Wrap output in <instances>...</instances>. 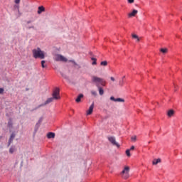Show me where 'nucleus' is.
<instances>
[{"label": "nucleus", "mask_w": 182, "mask_h": 182, "mask_svg": "<svg viewBox=\"0 0 182 182\" xmlns=\"http://www.w3.org/2000/svg\"><path fill=\"white\" fill-rule=\"evenodd\" d=\"M33 57L35 59H45V52L41 50L40 48H37L32 50Z\"/></svg>", "instance_id": "obj_1"}, {"label": "nucleus", "mask_w": 182, "mask_h": 182, "mask_svg": "<svg viewBox=\"0 0 182 182\" xmlns=\"http://www.w3.org/2000/svg\"><path fill=\"white\" fill-rule=\"evenodd\" d=\"M92 82L93 83H95L96 86H106V81H105V80H103L102 78H100L99 77H96V76H92Z\"/></svg>", "instance_id": "obj_2"}, {"label": "nucleus", "mask_w": 182, "mask_h": 182, "mask_svg": "<svg viewBox=\"0 0 182 182\" xmlns=\"http://www.w3.org/2000/svg\"><path fill=\"white\" fill-rule=\"evenodd\" d=\"M129 173H130V167L124 166V169L122 170V171L120 173L121 177H122V178H124V180H127V178H129V177H130Z\"/></svg>", "instance_id": "obj_3"}, {"label": "nucleus", "mask_w": 182, "mask_h": 182, "mask_svg": "<svg viewBox=\"0 0 182 182\" xmlns=\"http://www.w3.org/2000/svg\"><path fill=\"white\" fill-rule=\"evenodd\" d=\"M54 60L56 62H68V58L60 54H57L54 56Z\"/></svg>", "instance_id": "obj_4"}, {"label": "nucleus", "mask_w": 182, "mask_h": 182, "mask_svg": "<svg viewBox=\"0 0 182 182\" xmlns=\"http://www.w3.org/2000/svg\"><path fill=\"white\" fill-rule=\"evenodd\" d=\"M53 98H54V100H59L60 99V95H59V89L55 88L53 92Z\"/></svg>", "instance_id": "obj_5"}, {"label": "nucleus", "mask_w": 182, "mask_h": 182, "mask_svg": "<svg viewBox=\"0 0 182 182\" xmlns=\"http://www.w3.org/2000/svg\"><path fill=\"white\" fill-rule=\"evenodd\" d=\"M109 141L112 144V146H117V147H119V143L116 141V137L114 136H108L107 137Z\"/></svg>", "instance_id": "obj_6"}, {"label": "nucleus", "mask_w": 182, "mask_h": 182, "mask_svg": "<svg viewBox=\"0 0 182 182\" xmlns=\"http://www.w3.org/2000/svg\"><path fill=\"white\" fill-rule=\"evenodd\" d=\"M53 100H54V98H53V97L48 98L47 100L43 104L38 105L36 109H39V107L46 106V105H49V103H52V102H53Z\"/></svg>", "instance_id": "obj_7"}, {"label": "nucleus", "mask_w": 182, "mask_h": 182, "mask_svg": "<svg viewBox=\"0 0 182 182\" xmlns=\"http://www.w3.org/2000/svg\"><path fill=\"white\" fill-rule=\"evenodd\" d=\"M95 108V102H92V104L89 107V109L87 111V115L89 116L93 113V109Z\"/></svg>", "instance_id": "obj_8"}, {"label": "nucleus", "mask_w": 182, "mask_h": 182, "mask_svg": "<svg viewBox=\"0 0 182 182\" xmlns=\"http://www.w3.org/2000/svg\"><path fill=\"white\" fill-rule=\"evenodd\" d=\"M14 4H16V6L18 9V15L19 16H21V15H22V13H21V11H19V4H21V0H14Z\"/></svg>", "instance_id": "obj_9"}, {"label": "nucleus", "mask_w": 182, "mask_h": 182, "mask_svg": "<svg viewBox=\"0 0 182 182\" xmlns=\"http://www.w3.org/2000/svg\"><path fill=\"white\" fill-rule=\"evenodd\" d=\"M138 12H139V11H138L137 10L134 9V10L132 11V12H131V13H129V14H128L129 18H132V16H136V15H137V13H138Z\"/></svg>", "instance_id": "obj_10"}, {"label": "nucleus", "mask_w": 182, "mask_h": 182, "mask_svg": "<svg viewBox=\"0 0 182 182\" xmlns=\"http://www.w3.org/2000/svg\"><path fill=\"white\" fill-rule=\"evenodd\" d=\"M97 87L99 90V94L100 96H103V95H105V90L102 88V87H100V85H97Z\"/></svg>", "instance_id": "obj_11"}, {"label": "nucleus", "mask_w": 182, "mask_h": 182, "mask_svg": "<svg viewBox=\"0 0 182 182\" xmlns=\"http://www.w3.org/2000/svg\"><path fill=\"white\" fill-rule=\"evenodd\" d=\"M82 99H83V94H80L77 96V99H75V102L77 103H80V100H82Z\"/></svg>", "instance_id": "obj_12"}, {"label": "nucleus", "mask_w": 182, "mask_h": 182, "mask_svg": "<svg viewBox=\"0 0 182 182\" xmlns=\"http://www.w3.org/2000/svg\"><path fill=\"white\" fill-rule=\"evenodd\" d=\"M15 139V134H11L10 139L9 140V145L8 146H11V143H12V141H14V139Z\"/></svg>", "instance_id": "obj_13"}, {"label": "nucleus", "mask_w": 182, "mask_h": 182, "mask_svg": "<svg viewBox=\"0 0 182 182\" xmlns=\"http://www.w3.org/2000/svg\"><path fill=\"white\" fill-rule=\"evenodd\" d=\"M167 116L168 117H173V116H174V110L173 109H169L167 112Z\"/></svg>", "instance_id": "obj_14"}, {"label": "nucleus", "mask_w": 182, "mask_h": 182, "mask_svg": "<svg viewBox=\"0 0 182 182\" xmlns=\"http://www.w3.org/2000/svg\"><path fill=\"white\" fill-rule=\"evenodd\" d=\"M42 12H45V7H43V6H41L38 7V14L41 15Z\"/></svg>", "instance_id": "obj_15"}, {"label": "nucleus", "mask_w": 182, "mask_h": 182, "mask_svg": "<svg viewBox=\"0 0 182 182\" xmlns=\"http://www.w3.org/2000/svg\"><path fill=\"white\" fill-rule=\"evenodd\" d=\"M47 137H48V139H55V133H53V132H49V133L47 134Z\"/></svg>", "instance_id": "obj_16"}, {"label": "nucleus", "mask_w": 182, "mask_h": 182, "mask_svg": "<svg viewBox=\"0 0 182 182\" xmlns=\"http://www.w3.org/2000/svg\"><path fill=\"white\" fill-rule=\"evenodd\" d=\"M15 151H16V148L15 146H11L10 149H9V153L11 154H14V153H15Z\"/></svg>", "instance_id": "obj_17"}, {"label": "nucleus", "mask_w": 182, "mask_h": 182, "mask_svg": "<svg viewBox=\"0 0 182 182\" xmlns=\"http://www.w3.org/2000/svg\"><path fill=\"white\" fill-rule=\"evenodd\" d=\"M159 163H161V159H154L152 161V164H154V165L159 164Z\"/></svg>", "instance_id": "obj_18"}, {"label": "nucleus", "mask_w": 182, "mask_h": 182, "mask_svg": "<svg viewBox=\"0 0 182 182\" xmlns=\"http://www.w3.org/2000/svg\"><path fill=\"white\" fill-rule=\"evenodd\" d=\"M61 75L64 79H65V80H67V82L69 80V79L68 78V75H66V73L61 72Z\"/></svg>", "instance_id": "obj_19"}, {"label": "nucleus", "mask_w": 182, "mask_h": 182, "mask_svg": "<svg viewBox=\"0 0 182 182\" xmlns=\"http://www.w3.org/2000/svg\"><path fill=\"white\" fill-rule=\"evenodd\" d=\"M133 39H136V42H140V38H139V36L136 34H132Z\"/></svg>", "instance_id": "obj_20"}, {"label": "nucleus", "mask_w": 182, "mask_h": 182, "mask_svg": "<svg viewBox=\"0 0 182 182\" xmlns=\"http://www.w3.org/2000/svg\"><path fill=\"white\" fill-rule=\"evenodd\" d=\"M91 60H93L92 65H97V59H96L95 58H92Z\"/></svg>", "instance_id": "obj_21"}, {"label": "nucleus", "mask_w": 182, "mask_h": 182, "mask_svg": "<svg viewBox=\"0 0 182 182\" xmlns=\"http://www.w3.org/2000/svg\"><path fill=\"white\" fill-rule=\"evenodd\" d=\"M101 66H107V61H102L100 63Z\"/></svg>", "instance_id": "obj_22"}, {"label": "nucleus", "mask_w": 182, "mask_h": 182, "mask_svg": "<svg viewBox=\"0 0 182 182\" xmlns=\"http://www.w3.org/2000/svg\"><path fill=\"white\" fill-rule=\"evenodd\" d=\"M115 102H124V99L116 98Z\"/></svg>", "instance_id": "obj_23"}, {"label": "nucleus", "mask_w": 182, "mask_h": 182, "mask_svg": "<svg viewBox=\"0 0 182 182\" xmlns=\"http://www.w3.org/2000/svg\"><path fill=\"white\" fill-rule=\"evenodd\" d=\"M131 140H132V141H136V140H137V136H132L131 137Z\"/></svg>", "instance_id": "obj_24"}, {"label": "nucleus", "mask_w": 182, "mask_h": 182, "mask_svg": "<svg viewBox=\"0 0 182 182\" xmlns=\"http://www.w3.org/2000/svg\"><path fill=\"white\" fill-rule=\"evenodd\" d=\"M161 52H162V53H167V48H161Z\"/></svg>", "instance_id": "obj_25"}, {"label": "nucleus", "mask_w": 182, "mask_h": 182, "mask_svg": "<svg viewBox=\"0 0 182 182\" xmlns=\"http://www.w3.org/2000/svg\"><path fill=\"white\" fill-rule=\"evenodd\" d=\"M126 154L128 157H130L131 154H130V149H127L126 151Z\"/></svg>", "instance_id": "obj_26"}, {"label": "nucleus", "mask_w": 182, "mask_h": 182, "mask_svg": "<svg viewBox=\"0 0 182 182\" xmlns=\"http://www.w3.org/2000/svg\"><path fill=\"white\" fill-rule=\"evenodd\" d=\"M91 94L92 95V96H97V92H96V91L95 90L91 91Z\"/></svg>", "instance_id": "obj_27"}, {"label": "nucleus", "mask_w": 182, "mask_h": 182, "mask_svg": "<svg viewBox=\"0 0 182 182\" xmlns=\"http://www.w3.org/2000/svg\"><path fill=\"white\" fill-rule=\"evenodd\" d=\"M45 63H46L45 60H42L41 61V66H42V68H46V65H45Z\"/></svg>", "instance_id": "obj_28"}, {"label": "nucleus", "mask_w": 182, "mask_h": 182, "mask_svg": "<svg viewBox=\"0 0 182 182\" xmlns=\"http://www.w3.org/2000/svg\"><path fill=\"white\" fill-rule=\"evenodd\" d=\"M128 4H134V0H127Z\"/></svg>", "instance_id": "obj_29"}, {"label": "nucleus", "mask_w": 182, "mask_h": 182, "mask_svg": "<svg viewBox=\"0 0 182 182\" xmlns=\"http://www.w3.org/2000/svg\"><path fill=\"white\" fill-rule=\"evenodd\" d=\"M110 100H112L113 102H116V98H114V97H110Z\"/></svg>", "instance_id": "obj_30"}, {"label": "nucleus", "mask_w": 182, "mask_h": 182, "mask_svg": "<svg viewBox=\"0 0 182 182\" xmlns=\"http://www.w3.org/2000/svg\"><path fill=\"white\" fill-rule=\"evenodd\" d=\"M70 63H73V65H77L75 61L70 60Z\"/></svg>", "instance_id": "obj_31"}, {"label": "nucleus", "mask_w": 182, "mask_h": 182, "mask_svg": "<svg viewBox=\"0 0 182 182\" xmlns=\"http://www.w3.org/2000/svg\"><path fill=\"white\" fill-rule=\"evenodd\" d=\"M4 93V88H0V95H2Z\"/></svg>", "instance_id": "obj_32"}, {"label": "nucleus", "mask_w": 182, "mask_h": 182, "mask_svg": "<svg viewBox=\"0 0 182 182\" xmlns=\"http://www.w3.org/2000/svg\"><path fill=\"white\" fill-rule=\"evenodd\" d=\"M110 79H111V80H112V82H114V80H114V77H111Z\"/></svg>", "instance_id": "obj_33"}, {"label": "nucleus", "mask_w": 182, "mask_h": 182, "mask_svg": "<svg viewBox=\"0 0 182 182\" xmlns=\"http://www.w3.org/2000/svg\"><path fill=\"white\" fill-rule=\"evenodd\" d=\"M134 149V146H132L129 150H133Z\"/></svg>", "instance_id": "obj_34"}, {"label": "nucleus", "mask_w": 182, "mask_h": 182, "mask_svg": "<svg viewBox=\"0 0 182 182\" xmlns=\"http://www.w3.org/2000/svg\"><path fill=\"white\" fill-rule=\"evenodd\" d=\"M32 21H27V23H31Z\"/></svg>", "instance_id": "obj_35"}, {"label": "nucleus", "mask_w": 182, "mask_h": 182, "mask_svg": "<svg viewBox=\"0 0 182 182\" xmlns=\"http://www.w3.org/2000/svg\"><path fill=\"white\" fill-rule=\"evenodd\" d=\"M31 28H33L34 27H33V26H31V27L28 28V29H31Z\"/></svg>", "instance_id": "obj_36"}, {"label": "nucleus", "mask_w": 182, "mask_h": 182, "mask_svg": "<svg viewBox=\"0 0 182 182\" xmlns=\"http://www.w3.org/2000/svg\"><path fill=\"white\" fill-rule=\"evenodd\" d=\"M119 84L122 85H123L122 82H119Z\"/></svg>", "instance_id": "obj_37"}]
</instances>
